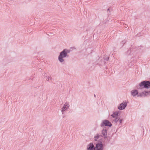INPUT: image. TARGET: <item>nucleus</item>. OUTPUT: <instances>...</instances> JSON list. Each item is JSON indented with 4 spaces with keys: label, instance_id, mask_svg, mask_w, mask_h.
<instances>
[{
    "label": "nucleus",
    "instance_id": "obj_13",
    "mask_svg": "<svg viewBox=\"0 0 150 150\" xmlns=\"http://www.w3.org/2000/svg\"><path fill=\"white\" fill-rule=\"evenodd\" d=\"M138 92L137 90H133L131 91L132 94H138Z\"/></svg>",
    "mask_w": 150,
    "mask_h": 150
},
{
    "label": "nucleus",
    "instance_id": "obj_9",
    "mask_svg": "<svg viewBox=\"0 0 150 150\" xmlns=\"http://www.w3.org/2000/svg\"><path fill=\"white\" fill-rule=\"evenodd\" d=\"M101 136L105 138L107 137V131L106 129H103L102 130Z\"/></svg>",
    "mask_w": 150,
    "mask_h": 150
},
{
    "label": "nucleus",
    "instance_id": "obj_1",
    "mask_svg": "<svg viewBox=\"0 0 150 150\" xmlns=\"http://www.w3.org/2000/svg\"><path fill=\"white\" fill-rule=\"evenodd\" d=\"M69 107V103L68 102H66L64 104L61 109V112L62 115H64L65 114L66 111L68 110Z\"/></svg>",
    "mask_w": 150,
    "mask_h": 150
},
{
    "label": "nucleus",
    "instance_id": "obj_2",
    "mask_svg": "<svg viewBox=\"0 0 150 150\" xmlns=\"http://www.w3.org/2000/svg\"><path fill=\"white\" fill-rule=\"evenodd\" d=\"M139 85L142 88H149L150 87V82L148 81H144L140 83Z\"/></svg>",
    "mask_w": 150,
    "mask_h": 150
},
{
    "label": "nucleus",
    "instance_id": "obj_10",
    "mask_svg": "<svg viewBox=\"0 0 150 150\" xmlns=\"http://www.w3.org/2000/svg\"><path fill=\"white\" fill-rule=\"evenodd\" d=\"M119 112L118 111H116L114 112L111 115V116L113 118H115L116 117L118 116L119 115Z\"/></svg>",
    "mask_w": 150,
    "mask_h": 150
},
{
    "label": "nucleus",
    "instance_id": "obj_11",
    "mask_svg": "<svg viewBox=\"0 0 150 150\" xmlns=\"http://www.w3.org/2000/svg\"><path fill=\"white\" fill-rule=\"evenodd\" d=\"M99 137V135L98 134H96L94 137V140L96 141L97 140V139H98Z\"/></svg>",
    "mask_w": 150,
    "mask_h": 150
},
{
    "label": "nucleus",
    "instance_id": "obj_8",
    "mask_svg": "<svg viewBox=\"0 0 150 150\" xmlns=\"http://www.w3.org/2000/svg\"><path fill=\"white\" fill-rule=\"evenodd\" d=\"M95 149L97 150H103V147L101 143H99L96 144Z\"/></svg>",
    "mask_w": 150,
    "mask_h": 150
},
{
    "label": "nucleus",
    "instance_id": "obj_7",
    "mask_svg": "<svg viewBox=\"0 0 150 150\" xmlns=\"http://www.w3.org/2000/svg\"><path fill=\"white\" fill-rule=\"evenodd\" d=\"M87 150H95V146L94 144L91 142L88 144L86 146Z\"/></svg>",
    "mask_w": 150,
    "mask_h": 150
},
{
    "label": "nucleus",
    "instance_id": "obj_5",
    "mask_svg": "<svg viewBox=\"0 0 150 150\" xmlns=\"http://www.w3.org/2000/svg\"><path fill=\"white\" fill-rule=\"evenodd\" d=\"M127 106V103L126 102H123L120 103L117 106V109L120 110L125 109Z\"/></svg>",
    "mask_w": 150,
    "mask_h": 150
},
{
    "label": "nucleus",
    "instance_id": "obj_12",
    "mask_svg": "<svg viewBox=\"0 0 150 150\" xmlns=\"http://www.w3.org/2000/svg\"><path fill=\"white\" fill-rule=\"evenodd\" d=\"M133 97L135 98H137L139 97H141L142 96L141 94H132Z\"/></svg>",
    "mask_w": 150,
    "mask_h": 150
},
{
    "label": "nucleus",
    "instance_id": "obj_6",
    "mask_svg": "<svg viewBox=\"0 0 150 150\" xmlns=\"http://www.w3.org/2000/svg\"><path fill=\"white\" fill-rule=\"evenodd\" d=\"M115 122L118 123L119 125H121L123 122V117L121 116L115 118Z\"/></svg>",
    "mask_w": 150,
    "mask_h": 150
},
{
    "label": "nucleus",
    "instance_id": "obj_4",
    "mask_svg": "<svg viewBox=\"0 0 150 150\" xmlns=\"http://www.w3.org/2000/svg\"><path fill=\"white\" fill-rule=\"evenodd\" d=\"M112 125L111 122L108 120H104L103 121L101 124V126H104L110 127Z\"/></svg>",
    "mask_w": 150,
    "mask_h": 150
},
{
    "label": "nucleus",
    "instance_id": "obj_3",
    "mask_svg": "<svg viewBox=\"0 0 150 150\" xmlns=\"http://www.w3.org/2000/svg\"><path fill=\"white\" fill-rule=\"evenodd\" d=\"M67 53L65 52V50H64L60 53L59 56V60L61 62H63L64 59H63L67 56Z\"/></svg>",
    "mask_w": 150,
    "mask_h": 150
}]
</instances>
